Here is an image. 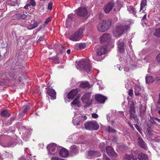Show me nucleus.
<instances>
[{"label":"nucleus","mask_w":160,"mask_h":160,"mask_svg":"<svg viewBox=\"0 0 160 160\" xmlns=\"http://www.w3.org/2000/svg\"><path fill=\"white\" fill-rule=\"evenodd\" d=\"M138 145L140 147L144 149L146 148L147 146L145 143L140 137H138Z\"/></svg>","instance_id":"nucleus-18"},{"label":"nucleus","mask_w":160,"mask_h":160,"mask_svg":"<svg viewBox=\"0 0 160 160\" xmlns=\"http://www.w3.org/2000/svg\"><path fill=\"white\" fill-rule=\"evenodd\" d=\"M32 23H31L30 25H28V28L29 30H31L37 27L38 26V24L37 22L34 21Z\"/></svg>","instance_id":"nucleus-22"},{"label":"nucleus","mask_w":160,"mask_h":160,"mask_svg":"<svg viewBox=\"0 0 160 160\" xmlns=\"http://www.w3.org/2000/svg\"><path fill=\"white\" fill-rule=\"evenodd\" d=\"M154 35L157 37H160V28L156 29L154 34Z\"/></svg>","instance_id":"nucleus-36"},{"label":"nucleus","mask_w":160,"mask_h":160,"mask_svg":"<svg viewBox=\"0 0 160 160\" xmlns=\"http://www.w3.org/2000/svg\"><path fill=\"white\" fill-rule=\"evenodd\" d=\"M129 27L128 25H120L117 26L114 28L113 30L114 36L116 37H118L125 32L127 31Z\"/></svg>","instance_id":"nucleus-2"},{"label":"nucleus","mask_w":160,"mask_h":160,"mask_svg":"<svg viewBox=\"0 0 160 160\" xmlns=\"http://www.w3.org/2000/svg\"><path fill=\"white\" fill-rule=\"evenodd\" d=\"M44 39V38L43 37H40L39 38L38 40V42L40 41H42Z\"/></svg>","instance_id":"nucleus-57"},{"label":"nucleus","mask_w":160,"mask_h":160,"mask_svg":"<svg viewBox=\"0 0 160 160\" xmlns=\"http://www.w3.org/2000/svg\"><path fill=\"white\" fill-rule=\"evenodd\" d=\"M71 51L70 49L67 50V52L68 54H69L70 53Z\"/></svg>","instance_id":"nucleus-64"},{"label":"nucleus","mask_w":160,"mask_h":160,"mask_svg":"<svg viewBox=\"0 0 160 160\" xmlns=\"http://www.w3.org/2000/svg\"><path fill=\"white\" fill-rule=\"evenodd\" d=\"M145 79L146 83L153 82L154 81L152 76H146Z\"/></svg>","instance_id":"nucleus-26"},{"label":"nucleus","mask_w":160,"mask_h":160,"mask_svg":"<svg viewBox=\"0 0 160 160\" xmlns=\"http://www.w3.org/2000/svg\"><path fill=\"white\" fill-rule=\"evenodd\" d=\"M114 5V3L112 2L108 3L103 8L105 12L106 13H109L110 11L112 9Z\"/></svg>","instance_id":"nucleus-12"},{"label":"nucleus","mask_w":160,"mask_h":160,"mask_svg":"<svg viewBox=\"0 0 160 160\" xmlns=\"http://www.w3.org/2000/svg\"><path fill=\"white\" fill-rule=\"evenodd\" d=\"M156 58L158 62H160V53L158 55Z\"/></svg>","instance_id":"nucleus-51"},{"label":"nucleus","mask_w":160,"mask_h":160,"mask_svg":"<svg viewBox=\"0 0 160 160\" xmlns=\"http://www.w3.org/2000/svg\"><path fill=\"white\" fill-rule=\"evenodd\" d=\"M46 89H47V93L51 97L52 99H54L56 98V93L54 89L48 88H46Z\"/></svg>","instance_id":"nucleus-11"},{"label":"nucleus","mask_w":160,"mask_h":160,"mask_svg":"<svg viewBox=\"0 0 160 160\" xmlns=\"http://www.w3.org/2000/svg\"><path fill=\"white\" fill-rule=\"evenodd\" d=\"M130 119H133L134 120V122L135 121H137L138 120V118L137 116L135 115V114H132L130 115Z\"/></svg>","instance_id":"nucleus-34"},{"label":"nucleus","mask_w":160,"mask_h":160,"mask_svg":"<svg viewBox=\"0 0 160 160\" xmlns=\"http://www.w3.org/2000/svg\"><path fill=\"white\" fill-rule=\"evenodd\" d=\"M30 6V4H28L24 6V8L26 9H28V7H29Z\"/></svg>","instance_id":"nucleus-54"},{"label":"nucleus","mask_w":160,"mask_h":160,"mask_svg":"<svg viewBox=\"0 0 160 160\" xmlns=\"http://www.w3.org/2000/svg\"><path fill=\"white\" fill-rule=\"evenodd\" d=\"M21 19H25L27 17V15L24 14H21Z\"/></svg>","instance_id":"nucleus-44"},{"label":"nucleus","mask_w":160,"mask_h":160,"mask_svg":"<svg viewBox=\"0 0 160 160\" xmlns=\"http://www.w3.org/2000/svg\"><path fill=\"white\" fill-rule=\"evenodd\" d=\"M19 160H25V159L24 157H22L19 158Z\"/></svg>","instance_id":"nucleus-61"},{"label":"nucleus","mask_w":160,"mask_h":160,"mask_svg":"<svg viewBox=\"0 0 160 160\" xmlns=\"http://www.w3.org/2000/svg\"><path fill=\"white\" fill-rule=\"evenodd\" d=\"M75 47H78L79 49L84 48L86 46V44L84 43H81L79 44H77L75 45Z\"/></svg>","instance_id":"nucleus-29"},{"label":"nucleus","mask_w":160,"mask_h":160,"mask_svg":"<svg viewBox=\"0 0 160 160\" xmlns=\"http://www.w3.org/2000/svg\"><path fill=\"white\" fill-rule=\"evenodd\" d=\"M117 44L119 52L121 53H123L125 51V47L124 42L122 41H118L117 42Z\"/></svg>","instance_id":"nucleus-17"},{"label":"nucleus","mask_w":160,"mask_h":160,"mask_svg":"<svg viewBox=\"0 0 160 160\" xmlns=\"http://www.w3.org/2000/svg\"><path fill=\"white\" fill-rule=\"evenodd\" d=\"M52 2H49L48 4V8L49 10H51L52 8Z\"/></svg>","instance_id":"nucleus-45"},{"label":"nucleus","mask_w":160,"mask_h":160,"mask_svg":"<svg viewBox=\"0 0 160 160\" xmlns=\"http://www.w3.org/2000/svg\"><path fill=\"white\" fill-rule=\"evenodd\" d=\"M57 145L55 143H51L49 144L47 147V148L50 153L53 154L56 148Z\"/></svg>","instance_id":"nucleus-13"},{"label":"nucleus","mask_w":160,"mask_h":160,"mask_svg":"<svg viewBox=\"0 0 160 160\" xmlns=\"http://www.w3.org/2000/svg\"><path fill=\"white\" fill-rule=\"evenodd\" d=\"M79 86L81 88H90L92 86V85L89 84L88 82H82L80 84Z\"/></svg>","instance_id":"nucleus-24"},{"label":"nucleus","mask_w":160,"mask_h":160,"mask_svg":"<svg viewBox=\"0 0 160 160\" xmlns=\"http://www.w3.org/2000/svg\"><path fill=\"white\" fill-rule=\"evenodd\" d=\"M30 4L33 6H35L36 5V2L34 0H30Z\"/></svg>","instance_id":"nucleus-42"},{"label":"nucleus","mask_w":160,"mask_h":160,"mask_svg":"<svg viewBox=\"0 0 160 160\" xmlns=\"http://www.w3.org/2000/svg\"><path fill=\"white\" fill-rule=\"evenodd\" d=\"M74 17V14L73 13H71L68 15V18H70L71 20H72V18Z\"/></svg>","instance_id":"nucleus-46"},{"label":"nucleus","mask_w":160,"mask_h":160,"mask_svg":"<svg viewBox=\"0 0 160 160\" xmlns=\"http://www.w3.org/2000/svg\"><path fill=\"white\" fill-rule=\"evenodd\" d=\"M15 145L14 142H13L11 141H9L8 142L7 144L6 145L3 146L4 147H9L10 146H13Z\"/></svg>","instance_id":"nucleus-35"},{"label":"nucleus","mask_w":160,"mask_h":160,"mask_svg":"<svg viewBox=\"0 0 160 160\" xmlns=\"http://www.w3.org/2000/svg\"><path fill=\"white\" fill-rule=\"evenodd\" d=\"M149 121L151 122V123L152 124H156V123L155 122V121L154 120H150Z\"/></svg>","instance_id":"nucleus-58"},{"label":"nucleus","mask_w":160,"mask_h":160,"mask_svg":"<svg viewBox=\"0 0 160 160\" xmlns=\"http://www.w3.org/2000/svg\"><path fill=\"white\" fill-rule=\"evenodd\" d=\"M24 74L23 72L21 71L20 68L15 69L13 70V72H10L9 75L10 77H13L15 78V76H19L18 80L19 81H22L23 79V78L24 77L23 75Z\"/></svg>","instance_id":"nucleus-6"},{"label":"nucleus","mask_w":160,"mask_h":160,"mask_svg":"<svg viewBox=\"0 0 160 160\" xmlns=\"http://www.w3.org/2000/svg\"><path fill=\"white\" fill-rule=\"evenodd\" d=\"M83 31L82 28H80L77 32L71 35L70 39L75 41L79 40L82 37Z\"/></svg>","instance_id":"nucleus-7"},{"label":"nucleus","mask_w":160,"mask_h":160,"mask_svg":"<svg viewBox=\"0 0 160 160\" xmlns=\"http://www.w3.org/2000/svg\"><path fill=\"white\" fill-rule=\"evenodd\" d=\"M111 21L108 19L101 21L97 26V29L99 32H103L108 29L111 27Z\"/></svg>","instance_id":"nucleus-3"},{"label":"nucleus","mask_w":160,"mask_h":160,"mask_svg":"<svg viewBox=\"0 0 160 160\" xmlns=\"http://www.w3.org/2000/svg\"><path fill=\"white\" fill-rule=\"evenodd\" d=\"M131 159H132V160H136L137 158L136 157L133 156L132 155V158Z\"/></svg>","instance_id":"nucleus-60"},{"label":"nucleus","mask_w":160,"mask_h":160,"mask_svg":"<svg viewBox=\"0 0 160 160\" xmlns=\"http://www.w3.org/2000/svg\"><path fill=\"white\" fill-rule=\"evenodd\" d=\"M146 132L147 134L149 135H152V130H151V128H148L146 131Z\"/></svg>","instance_id":"nucleus-39"},{"label":"nucleus","mask_w":160,"mask_h":160,"mask_svg":"<svg viewBox=\"0 0 160 160\" xmlns=\"http://www.w3.org/2000/svg\"><path fill=\"white\" fill-rule=\"evenodd\" d=\"M135 95L136 96H138L139 94H140V93L138 92H137L136 91H135Z\"/></svg>","instance_id":"nucleus-62"},{"label":"nucleus","mask_w":160,"mask_h":160,"mask_svg":"<svg viewBox=\"0 0 160 160\" xmlns=\"http://www.w3.org/2000/svg\"><path fill=\"white\" fill-rule=\"evenodd\" d=\"M59 154L62 157H66L68 156L69 154L68 150L64 148H62L60 150Z\"/></svg>","instance_id":"nucleus-19"},{"label":"nucleus","mask_w":160,"mask_h":160,"mask_svg":"<svg viewBox=\"0 0 160 160\" xmlns=\"http://www.w3.org/2000/svg\"><path fill=\"white\" fill-rule=\"evenodd\" d=\"M155 80L156 82H158V81H160V77H156V78Z\"/></svg>","instance_id":"nucleus-56"},{"label":"nucleus","mask_w":160,"mask_h":160,"mask_svg":"<svg viewBox=\"0 0 160 160\" xmlns=\"http://www.w3.org/2000/svg\"><path fill=\"white\" fill-rule=\"evenodd\" d=\"M129 113L130 114H135L136 112L135 110V107L134 105L133 102H132V103L130 104V108L129 109Z\"/></svg>","instance_id":"nucleus-25"},{"label":"nucleus","mask_w":160,"mask_h":160,"mask_svg":"<svg viewBox=\"0 0 160 160\" xmlns=\"http://www.w3.org/2000/svg\"><path fill=\"white\" fill-rule=\"evenodd\" d=\"M82 121L80 120V119H79V120H78L76 122V124L77 125H80V122H81Z\"/></svg>","instance_id":"nucleus-53"},{"label":"nucleus","mask_w":160,"mask_h":160,"mask_svg":"<svg viewBox=\"0 0 160 160\" xmlns=\"http://www.w3.org/2000/svg\"><path fill=\"white\" fill-rule=\"evenodd\" d=\"M106 152L108 155L113 157L117 156V153L114 152L112 148L110 147H107L106 148Z\"/></svg>","instance_id":"nucleus-14"},{"label":"nucleus","mask_w":160,"mask_h":160,"mask_svg":"<svg viewBox=\"0 0 160 160\" xmlns=\"http://www.w3.org/2000/svg\"><path fill=\"white\" fill-rule=\"evenodd\" d=\"M154 119L156 120H157L158 122H160V119L158 118H154Z\"/></svg>","instance_id":"nucleus-63"},{"label":"nucleus","mask_w":160,"mask_h":160,"mask_svg":"<svg viewBox=\"0 0 160 160\" xmlns=\"http://www.w3.org/2000/svg\"><path fill=\"white\" fill-rule=\"evenodd\" d=\"M88 153V156L91 157H99L101 155L99 152L92 150L89 151Z\"/></svg>","instance_id":"nucleus-20"},{"label":"nucleus","mask_w":160,"mask_h":160,"mask_svg":"<svg viewBox=\"0 0 160 160\" xmlns=\"http://www.w3.org/2000/svg\"><path fill=\"white\" fill-rule=\"evenodd\" d=\"M54 60L56 61L55 63H59V62L58 61V58H55L54 59Z\"/></svg>","instance_id":"nucleus-52"},{"label":"nucleus","mask_w":160,"mask_h":160,"mask_svg":"<svg viewBox=\"0 0 160 160\" xmlns=\"http://www.w3.org/2000/svg\"><path fill=\"white\" fill-rule=\"evenodd\" d=\"M78 93L77 89H74L71 91L67 95V98L69 99L72 100L75 97Z\"/></svg>","instance_id":"nucleus-10"},{"label":"nucleus","mask_w":160,"mask_h":160,"mask_svg":"<svg viewBox=\"0 0 160 160\" xmlns=\"http://www.w3.org/2000/svg\"><path fill=\"white\" fill-rule=\"evenodd\" d=\"M152 123L150 122L149 121H148L147 123V125L148 127V128H151V127H152Z\"/></svg>","instance_id":"nucleus-49"},{"label":"nucleus","mask_w":160,"mask_h":160,"mask_svg":"<svg viewBox=\"0 0 160 160\" xmlns=\"http://www.w3.org/2000/svg\"><path fill=\"white\" fill-rule=\"evenodd\" d=\"M128 94L131 97H132V96L133 93V90L132 89H131L129 91Z\"/></svg>","instance_id":"nucleus-47"},{"label":"nucleus","mask_w":160,"mask_h":160,"mask_svg":"<svg viewBox=\"0 0 160 160\" xmlns=\"http://www.w3.org/2000/svg\"><path fill=\"white\" fill-rule=\"evenodd\" d=\"M70 151L72 154H76L78 152L77 146L74 145H73L70 147Z\"/></svg>","instance_id":"nucleus-21"},{"label":"nucleus","mask_w":160,"mask_h":160,"mask_svg":"<svg viewBox=\"0 0 160 160\" xmlns=\"http://www.w3.org/2000/svg\"><path fill=\"white\" fill-rule=\"evenodd\" d=\"M87 9L85 7H80L78 12V15L80 16L84 17L87 15Z\"/></svg>","instance_id":"nucleus-15"},{"label":"nucleus","mask_w":160,"mask_h":160,"mask_svg":"<svg viewBox=\"0 0 160 160\" xmlns=\"http://www.w3.org/2000/svg\"><path fill=\"white\" fill-rule=\"evenodd\" d=\"M58 158L57 157H53L52 158V160H58Z\"/></svg>","instance_id":"nucleus-59"},{"label":"nucleus","mask_w":160,"mask_h":160,"mask_svg":"<svg viewBox=\"0 0 160 160\" xmlns=\"http://www.w3.org/2000/svg\"><path fill=\"white\" fill-rule=\"evenodd\" d=\"M92 118H97L98 117V115L95 113H92Z\"/></svg>","instance_id":"nucleus-48"},{"label":"nucleus","mask_w":160,"mask_h":160,"mask_svg":"<svg viewBox=\"0 0 160 160\" xmlns=\"http://www.w3.org/2000/svg\"><path fill=\"white\" fill-rule=\"evenodd\" d=\"M91 92H87L84 94L82 97L81 100L85 104L84 107H87L90 105L92 103L93 98L91 97Z\"/></svg>","instance_id":"nucleus-4"},{"label":"nucleus","mask_w":160,"mask_h":160,"mask_svg":"<svg viewBox=\"0 0 160 160\" xmlns=\"http://www.w3.org/2000/svg\"><path fill=\"white\" fill-rule=\"evenodd\" d=\"M132 158V155H126L123 157V160H131V158Z\"/></svg>","instance_id":"nucleus-33"},{"label":"nucleus","mask_w":160,"mask_h":160,"mask_svg":"<svg viewBox=\"0 0 160 160\" xmlns=\"http://www.w3.org/2000/svg\"><path fill=\"white\" fill-rule=\"evenodd\" d=\"M84 127L86 129L89 130H97L99 128L98 124L95 121L86 122L84 123Z\"/></svg>","instance_id":"nucleus-8"},{"label":"nucleus","mask_w":160,"mask_h":160,"mask_svg":"<svg viewBox=\"0 0 160 160\" xmlns=\"http://www.w3.org/2000/svg\"><path fill=\"white\" fill-rule=\"evenodd\" d=\"M108 132H116V131L112 128L109 126L108 127Z\"/></svg>","instance_id":"nucleus-40"},{"label":"nucleus","mask_w":160,"mask_h":160,"mask_svg":"<svg viewBox=\"0 0 160 160\" xmlns=\"http://www.w3.org/2000/svg\"><path fill=\"white\" fill-rule=\"evenodd\" d=\"M23 112L24 113L26 112L30 109V106L29 104L24 106L22 108Z\"/></svg>","instance_id":"nucleus-28"},{"label":"nucleus","mask_w":160,"mask_h":160,"mask_svg":"<svg viewBox=\"0 0 160 160\" xmlns=\"http://www.w3.org/2000/svg\"><path fill=\"white\" fill-rule=\"evenodd\" d=\"M157 102L158 104L160 105V93L159 94V98Z\"/></svg>","instance_id":"nucleus-55"},{"label":"nucleus","mask_w":160,"mask_h":160,"mask_svg":"<svg viewBox=\"0 0 160 160\" xmlns=\"http://www.w3.org/2000/svg\"><path fill=\"white\" fill-rule=\"evenodd\" d=\"M130 9L133 12V14L134 15H136V11L135 9L132 6H130L129 7Z\"/></svg>","instance_id":"nucleus-37"},{"label":"nucleus","mask_w":160,"mask_h":160,"mask_svg":"<svg viewBox=\"0 0 160 160\" xmlns=\"http://www.w3.org/2000/svg\"><path fill=\"white\" fill-rule=\"evenodd\" d=\"M71 104L73 105H77L78 106L79 100L78 97H76L71 102Z\"/></svg>","instance_id":"nucleus-31"},{"label":"nucleus","mask_w":160,"mask_h":160,"mask_svg":"<svg viewBox=\"0 0 160 160\" xmlns=\"http://www.w3.org/2000/svg\"><path fill=\"white\" fill-rule=\"evenodd\" d=\"M138 158L139 160H148V158L146 154L140 153L138 155Z\"/></svg>","instance_id":"nucleus-23"},{"label":"nucleus","mask_w":160,"mask_h":160,"mask_svg":"<svg viewBox=\"0 0 160 160\" xmlns=\"http://www.w3.org/2000/svg\"><path fill=\"white\" fill-rule=\"evenodd\" d=\"M51 21V18L50 17H49L47 18L45 21V24L43 25V26H45V24H48Z\"/></svg>","instance_id":"nucleus-38"},{"label":"nucleus","mask_w":160,"mask_h":160,"mask_svg":"<svg viewBox=\"0 0 160 160\" xmlns=\"http://www.w3.org/2000/svg\"><path fill=\"white\" fill-rule=\"evenodd\" d=\"M76 65L78 69L84 72H86L88 73L92 70L89 61L87 59H82L78 62H76Z\"/></svg>","instance_id":"nucleus-1"},{"label":"nucleus","mask_w":160,"mask_h":160,"mask_svg":"<svg viewBox=\"0 0 160 160\" xmlns=\"http://www.w3.org/2000/svg\"><path fill=\"white\" fill-rule=\"evenodd\" d=\"M103 159L105 160H111V159L106 155H104Z\"/></svg>","instance_id":"nucleus-50"},{"label":"nucleus","mask_w":160,"mask_h":160,"mask_svg":"<svg viewBox=\"0 0 160 160\" xmlns=\"http://www.w3.org/2000/svg\"><path fill=\"white\" fill-rule=\"evenodd\" d=\"M141 7L140 9V11L143 9L144 7L146 5V0H142L141 3Z\"/></svg>","instance_id":"nucleus-30"},{"label":"nucleus","mask_w":160,"mask_h":160,"mask_svg":"<svg viewBox=\"0 0 160 160\" xmlns=\"http://www.w3.org/2000/svg\"><path fill=\"white\" fill-rule=\"evenodd\" d=\"M107 46H105L101 47L98 48L97 50V55L93 57L94 59L98 61H101L102 59V58H100L99 57L105 54L107 51Z\"/></svg>","instance_id":"nucleus-5"},{"label":"nucleus","mask_w":160,"mask_h":160,"mask_svg":"<svg viewBox=\"0 0 160 160\" xmlns=\"http://www.w3.org/2000/svg\"><path fill=\"white\" fill-rule=\"evenodd\" d=\"M15 17L18 19H20L21 18V14L18 13L14 15Z\"/></svg>","instance_id":"nucleus-41"},{"label":"nucleus","mask_w":160,"mask_h":160,"mask_svg":"<svg viewBox=\"0 0 160 160\" xmlns=\"http://www.w3.org/2000/svg\"><path fill=\"white\" fill-rule=\"evenodd\" d=\"M134 126L137 129V130H138V131L139 132L141 133V130L140 129V128L138 126L137 124H135Z\"/></svg>","instance_id":"nucleus-43"},{"label":"nucleus","mask_w":160,"mask_h":160,"mask_svg":"<svg viewBox=\"0 0 160 160\" xmlns=\"http://www.w3.org/2000/svg\"><path fill=\"white\" fill-rule=\"evenodd\" d=\"M96 100L101 103H103L107 99V98L100 94L96 95L95 97Z\"/></svg>","instance_id":"nucleus-16"},{"label":"nucleus","mask_w":160,"mask_h":160,"mask_svg":"<svg viewBox=\"0 0 160 160\" xmlns=\"http://www.w3.org/2000/svg\"><path fill=\"white\" fill-rule=\"evenodd\" d=\"M110 35L109 34L105 33L100 37V39L101 43H105L107 45L110 41Z\"/></svg>","instance_id":"nucleus-9"},{"label":"nucleus","mask_w":160,"mask_h":160,"mask_svg":"<svg viewBox=\"0 0 160 160\" xmlns=\"http://www.w3.org/2000/svg\"><path fill=\"white\" fill-rule=\"evenodd\" d=\"M78 119H80L81 121H82L81 122V123H82L83 122L87 119V116L85 115H81L78 117Z\"/></svg>","instance_id":"nucleus-32"},{"label":"nucleus","mask_w":160,"mask_h":160,"mask_svg":"<svg viewBox=\"0 0 160 160\" xmlns=\"http://www.w3.org/2000/svg\"><path fill=\"white\" fill-rule=\"evenodd\" d=\"M1 115L2 116L6 117H9L10 116V114L6 110L2 111L1 112Z\"/></svg>","instance_id":"nucleus-27"}]
</instances>
